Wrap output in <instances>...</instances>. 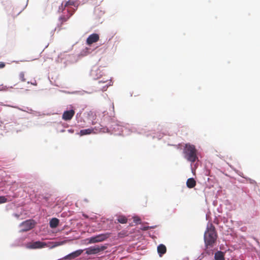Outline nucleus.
I'll return each instance as SVG.
<instances>
[{
  "label": "nucleus",
  "mask_w": 260,
  "mask_h": 260,
  "mask_svg": "<svg viewBox=\"0 0 260 260\" xmlns=\"http://www.w3.org/2000/svg\"><path fill=\"white\" fill-rule=\"evenodd\" d=\"M100 37L98 34H92L89 36L86 40V44L88 45H91L94 43L98 42L99 40Z\"/></svg>",
  "instance_id": "obj_11"
},
{
  "label": "nucleus",
  "mask_w": 260,
  "mask_h": 260,
  "mask_svg": "<svg viewBox=\"0 0 260 260\" xmlns=\"http://www.w3.org/2000/svg\"><path fill=\"white\" fill-rule=\"evenodd\" d=\"M15 215V216H16V217H18V216H19V215H17V214H16Z\"/></svg>",
  "instance_id": "obj_29"
},
{
  "label": "nucleus",
  "mask_w": 260,
  "mask_h": 260,
  "mask_svg": "<svg viewBox=\"0 0 260 260\" xmlns=\"http://www.w3.org/2000/svg\"><path fill=\"white\" fill-rule=\"evenodd\" d=\"M106 249V247L105 246H91L88 248L86 249V253L90 255V254H95L101 251H104Z\"/></svg>",
  "instance_id": "obj_6"
},
{
  "label": "nucleus",
  "mask_w": 260,
  "mask_h": 260,
  "mask_svg": "<svg viewBox=\"0 0 260 260\" xmlns=\"http://www.w3.org/2000/svg\"><path fill=\"white\" fill-rule=\"evenodd\" d=\"M48 246V243L41 241H35L28 243L26 244V248L28 249H41Z\"/></svg>",
  "instance_id": "obj_5"
},
{
  "label": "nucleus",
  "mask_w": 260,
  "mask_h": 260,
  "mask_svg": "<svg viewBox=\"0 0 260 260\" xmlns=\"http://www.w3.org/2000/svg\"><path fill=\"white\" fill-rule=\"evenodd\" d=\"M157 252L160 256H162L163 254L166 253L167 248L165 245L159 244L157 246Z\"/></svg>",
  "instance_id": "obj_16"
},
{
  "label": "nucleus",
  "mask_w": 260,
  "mask_h": 260,
  "mask_svg": "<svg viewBox=\"0 0 260 260\" xmlns=\"http://www.w3.org/2000/svg\"><path fill=\"white\" fill-rule=\"evenodd\" d=\"M68 14H63L59 18V21L60 22V26L63 24L64 22H66L73 14V12L71 11V10L69 8L67 9ZM65 14V13H64Z\"/></svg>",
  "instance_id": "obj_10"
},
{
  "label": "nucleus",
  "mask_w": 260,
  "mask_h": 260,
  "mask_svg": "<svg viewBox=\"0 0 260 260\" xmlns=\"http://www.w3.org/2000/svg\"><path fill=\"white\" fill-rule=\"evenodd\" d=\"M134 221L137 224L140 223L141 219L138 216H135L133 218Z\"/></svg>",
  "instance_id": "obj_24"
},
{
  "label": "nucleus",
  "mask_w": 260,
  "mask_h": 260,
  "mask_svg": "<svg viewBox=\"0 0 260 260\" xmlns=\"http://www.w3.org/2000/svg\"><path fill=\"white\" fill-rule=\"evenodd\" d=\"M76 5V2L74 0H69L68 1L63 2L61 5L59 7L58 11L59 12H63V11L68 8H69L71 10L72 12L74 13L75 10L73 9L71 7L75 6Z\"/></svg>",
  "instance_id": "obj_3"
},
{
  "label": "nucleus",
  "mask_w": 260,
  "mask_h": 260,
  "mask_svg": "<svg viewBox=\"0 0 260 260\" xmlns=\"http://www.w3.org/2000/svg\"><path fill=\"white\" fill-rule=\"evenodd\" d=\"M59 223V220L56 218H52L49 222L50 226L51 228H56Z\"/></svg>",
  "instance_id": "obj_19"
},
{
  "label": "nucleus",
  "mask_w": 260,
  "mask_h": 260,
  "mask_svg": "<svg viewBox=\"0 0 260 260\" xmlns=\"http://www.w3.org/2000/svg\"><path fill=\"white\" fill-rule=\"evenodd\" d=\"M215 228L212 224L208 225L204 234V241L206 248L213 247L217 239Z\"/></svg>",
  "instance_id": "obj_1"
},
{
  "label": "nucleus",
  "mask_w": 260,
  "mask_h": 260,
  "mask_svg": "<svg viewBox=\"0 0 260 260\" xmlns=\"http://www.w3.org/2000/svg\"><path fill=\"white\" fill-rule=\"evenodd\" d=\"M7 202V199L5 196H0V204Z\"/></svg>",
  "instance_id": "obj_23"
},
{
  "label": "nucleus",
  "mask_w": 260,
  "mask_h": 260,
  "mask_svg": "<svg viewBox=\"0 0 260 260\" xmlns=\"http://www.w3.org/2000/svg\"><path fill=\"white\" fill-rule=\"evenodd\" d=\"M150 228L149 226H144L142 229H141L143 231L148 230Z\"/></svg>",
  "instance_id": "obj_26"
},
{
  "label": "nucleus",
  "mask_w": 260,
  "mask_h": 260,
  "mask_svg": "<svg viewBox=\"0 0 260 260\" xmlns=\"http://www.w3.org/2000/svg\"><path fill=\"white\" fill-rule=\"evenodd\" d=\"M31 84H32V85H37V82H36V81H35V82H34V83H31Z\"/></svg>",
  "instance_id": "obj_28"
},
{
  "label": "nucleus",
  "mask_w": 260,
  "mask_h": 260,
  "mask_svg": "<svg viewBox=\"0 0 260 260\" xmlns=\"http://www.w3.org/2000/svg\"><path fill=\"white\" fill-rule=\"evenodd\" d=\"M51 196V194L49 193H47L45 194H39L38 197L39 201L42 203L48 202L50 200Z\"/></svg>",
  "instance_id": "obj_14"
},
{
  "label": "nucleus",
  "mask_w": 260,
  "mask_h": 260,
  "mask_svg": "<svg viewBox=\"0 0 260 260\" xmlns=\"http://www.w3.org/2000/svg\"><path fill=\"white\" fill-rule=\"evenodd\" d=\"M111 80L107 79L106 80H101L99 81V84H104L105 85H103L102 87V90L105 91L107 90L108 86L111 85Z\"/></svg>",
  "instance_id": "obj_15"
},
{
  "label": "nucleus",
  "mask_w": 260,
  "mask_h": 260,
  "mask_svg": "<svg viewBox=\"0 0 260 260\" xmlns=\"http://www.w3.org/2000/svg\"><path fill=\"white\" fill-rule=\"evenodd\" d=\"M117 220L119 223L124 224L127 222V219L123 215H120L118 217Z\"/></svg>",
  "instance_id": "obj_21"
},
{
  "label": "nucleus",
  "mask_w": 260,
  "mask_h": 260,
  "mask_svg": "<svg viewBox=\"0 0 260 260\" xmlns=\"http://www.w3.org/2000/svg\"><path fill=\"white\" fill-rule=\"evenodd\" d=\"M186 185L189 188H193L196 185V181L193 178H189L186 181Z\"/></svg>",
  "instance_id": "obj_18"
},
{
  "label": "nucleus",
  "mask_w": 260,
  "mask_h": 260,
  "mask_svg": "<svg viewBox=\"0 0 260 260\" xmlns=\"http://www.w3.org/2000/svg\"><path fill=\"white\" fill-rule=\"evenodd\" d=\"M68 131H69V132L71 133H73L74 132V130L72 129H69Z\"/></svg>",
  "instance_id": "obj_27"
},
{
  "label": "nucleus",
  "mask_w": 260,
  "mask_h": 260,
  "mask_svg": "<svg viewBox=\"0 0 260 260\" xmlns=\"http://www.w3.org/2000/svg\"><path fill=\"white\" fill-rule=\"evenodd\" d=\"M90 76L94 80L100 79L103 76V72L98 67H93L90 71Z\"/></svg>",
  "instance_id": "obj_9"
},
{
  "label": "nucleus",
  "mask_w": 260,
  "mask_h": 260,
  "mask_svg": "<svg viewBox=\"0 0 260 260\" xmlns=\"http://www.w3.org/2000/svg\"><path fill=\"white\" fill-rule=\"evenodd\" d=\"M110 233H104L99 234L94 237H92L90 238L89 243H94L97 242H100L105 241L110 236Z\"/></svg>",
  "instance_id": "obj_4"
},
{
  "label": "nucleus",
  "mask_w": 260,
  "mask_h": 260,
  "mask_svg": "<svg viewBox=\"0 0 260 260\" xmlns=\"http://www.w3.org/2000/svg\"><path fill=\"white\" fill-rule=\"evenodd\" d=\"M19 79L22 82H25L26 81L24 78V74L23 72H21L19 74Z\"/></svg>",
  "instance_id": "obj_22"
},
{
  "label": "nucleus",
  "mask_w": 260,
  "mask_h": 260,
  "mask_svg": "<svg viewBox=\"0 0 260 260\" xmlns=\"http://www.w3.org/2000/svg\"><path fill=\"white\" fill-rule=\"evenodd\" d=\"M66 243V241L48 243V247L54 248L57 246L62 245Z\"/></svg>",
  "instance_id": "obj_17"
},
{
  "label": "nucleus",
  "mask_w": 260,
  "mask_h": 260,
  "mask_svg": "<svg viewBox=\"0 0 260 260\" xmlns=\"http://www.w3.org/2000/svg\"><path fill=\"white\" fill-rule=\"evenodd\" d=\"M184 157L188 161L193 163L198 159L197 156V150L193 145L186 144L183 149Z\"/></svg>",
  "instance_id": "obj_2"
},
{
  "label": "nucleus",
  "mask_w": 260,
  "mask_h": 260,
  "mask_svg": "<svg viewBox=\"0 0 260 260\" xmlns=\"http://www.w3.org/2000/svg\"><path fill=\"white\" fill-rule=\"evenodd\" d=\"M35 225V222L32 220H27L23 222L21 224L22 227L21 231L23 232H26L32 229Z\"/></svg>",
  "instance_id": "obj_8"
},
{
  "label": "nucleus",
  "mask_w": 260,
  "mask_h": 260,
  "mask_svg": "<svg viewBox=\"0 0 260 260\" xmlns=\"http://www.w3.org/2000/svg\"><path fill=\"white\" fill-rule=\"evenodd\" d=\"M214 257L216 260H224L223 253L220 251L215 253Z\"/></svg>",
  "instance_id": "obj_20"
},
{
  "label": "nucleus",
  "mask_w": 260,
  "mask_h": 260,
  "mask_svg": "<svg viewBox=\"0 0 260 260\" xmlns=\"http://www.w3.org/2000/svg\"><path fill=\"white\" fill-rule=\"evenodd\" d=\"M75 114V111L74 110H70L66 111L62 114V118L66 121L70 120Z\"/></svg>",
  "instance_id": "obj_13"
},
{
  "label": "nucleus",
  "mask_w": 260,
  "mask_h": 260,
  "mask_svg": "<svg viewBox=\"0 0 260 260\" xmlns=\"http://www.w3.org/2000/svg\"><path fill=\"white\" fill-rule=\"evenodd\" d=\"M83 250L81 249H79L76 250L62 258V259H74L79 255H80L83 252Z\"/></svg>",
  "instance_id": "obj_12"
},
{
  "label": "nucleus",
  "mask_w": 260,
  "mask_h": 260,
  "mask_svg": "<svg viewBox=\"0 0 260 260\" xmlns=\"http://www.w3.org/2000/svg\"><path fill=\"white\" fill-rule=\"evenodd\" d=\"M5 67V63L3 62H0V69L4 68Z\"/></svg>",
  "instance_id": "obj_25"
},
{
  "label": "nucleus",
  "mask_w": 260,
  "mask_h": 260,
  "mask_svg": "<svg viewBox=\"0 0 260 260\" xmlns=\"http://www.w3.org/2000/svg\"><path fill=\"white\" fill-rule=\"evenodd\" d=\"M102 128H100L95 126L94 128H92L82 129L80 131L79 134L80 136H82L86 135H89L91 134H96L98 133H100L101 132H104V131H102Z\"/></svg>",
  "instance_id": "obj_7"
}]
</instances>
